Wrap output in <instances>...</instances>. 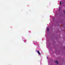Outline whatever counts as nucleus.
Returning <instances> with one entry per match:
<instances>
[{
	"instance_id": "f257e3e1",
	"label": "nucleus",
	"mask_w": 65,
	"mask_h": 65,
	"mask_svg": "<svg viewBox=\"0 0 65 65\" xmlns=\"http://www.w3.org/2000/svg\"><path fill=\"white\" fill-rule=\"evenodd\" d=\"M37 53L38 54L40 55V56L41 55V54H40V52H39V50H38L37 51Z\"/></svg>"
},
{
	"instance_id": "f03ea898",
	"label": "nucleus",
	"mask_w": 65,
	"mask_h": 65,
	"mask_svg": "<svg viewBox=\"0 0 65 65\" xmlns=\"http://www.w3.org/2000/svg\"><path fill=\"white\" fill-rule=\"evenodd\" d=\"M54 62H55V63H57V64H58L59 63H58V61L57 60L56 61H55V60L54 61Z\"/></svg>"
},
{
	"instance_id": "39448f33",
	"label": "nucleus",
	"mask_w": 65,
	"mask_h": 65,
	"mask_svg": "<svg viewBox=\"0 0 65 65\" xmlns=\"http://www.w3.org/2000/svg\"><path fill=\"white\" fill-rule=\"evenodd\" d=\"M60 10V9H59V10Z\"/></svg>"
},
{
	"instance_id": "20e7f679",
	"label": "nucleus",
	"mask_w": 65,
	"mask_h": 65,
	"mask_svg": "<svg viewBox=\"0 0 65 65\" xmlns=\"http://www.w3.org/2000/svg\"><path fill=\"white\" fill-rule=\"evenodd\" d=\"M47 30H48V31L49 30H48V28H47Z\"/></svg>"
},
{
	"instance_id": "7ed1b4c3",
	"label": "nucleus",
	"mask_w": 65,
	"mask_h": 65,
	"mask_svg": "<svg viewBox=\"0 0 65 65\" xmlns=\"http://www.w3.org/2000/svg\"><path fill=\"white\" fill-rule=\"evenodd\" d=\"M59 4H60V5H61V2H60Z\"/></svg>"
}]
</instances>
